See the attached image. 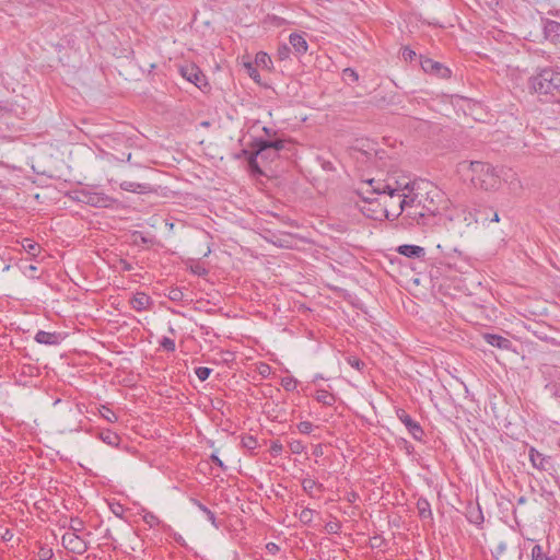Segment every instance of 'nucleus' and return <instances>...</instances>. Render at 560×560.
Returning a JSON list of instances; mask_svg holds the SVG:
<instances>
[{
  "label": "nucleus",
  "mask_w": 560,
  "mask_h": 560,
  "mask_svg": "<svg viewBox=\"0 0 560 560\" xmlns=\"http://www.w3.org/2000/svg\"><path fill=\"white\" fill-rule=\"evenodd\" d=\"M266 550L271 555H276L280 550V548L276 542H268L266 545Z\"/></svg>",
  "instance_id": "nucleus-51"
},
{
  "label": "nucleus",
  "mask_w": 560,
  "mask_h": 560,
  "mask_svg": "<svg viewBox=\"0 0 560 560\" xmlns=\"http://www.w3.org/2000/svg\"><path fill=\"white\" fill-rule=\"evenodd\" d=\"M282 451V445L279 442H273L271 445V453L273 455H279Z\"/></svg>",
  "instance_id": "nucleus-54"
},
{
  "label": "nucleus",
  "mask_w": 560,
  "mask_h": 560,
  "mask_svg": "<svg viewBox=\"0 0 560 560\" xmlns=\"http://www.w3.org/2000/svg\"><path fill=\"white\" fill-rule=\"evenodd\" d=\"M241 442H242V446L247 448V450H249V451H254L258 446V441L253 435H245V436H243Z\"/></svg>",
  "instance_id": "nucleus-29"
},
{
  "label": "nucleus",
  "mask_w": 560,
  "mask_h": 560,
  "mask_svg": "<svg viewBox=\"0 0 560 560\" xmlns=\"http://www.w3.org/2000/svg\"><path fill=\"white\" fill-rule=\"evenodd\" d=\"M211 372H212V369L206 368V366H199L195 370L197 377L201 382L206 381L210 376Z\"/></svg>",
  "instance_id": "nucleus-35"
},
{
  "label": "nucleus",
  "mask_w": 560,
  "mask_h": 560,
  "mask_svg": "<svg viewBox=\"0 0 560 560\" xmlns=\"http://www.w3.org/2000/svg\"><path fill=\"white\" fill-rule=\"evenodd\" d=\"M38 557L40 560H51L54 557V552L51 548L40 547L38 551Z\"/></svg>",
  "instance_id": "nucleus-38"
},
{
  "label": "nucleus",
  "mask_w": 560,
  "mask_h": 560,
  "mask_svg": "<svg viewBox=\"0 0 560 560\" xmlns=\"http://www.w3.org/2000/svg\"><path fill=\"white\" fill-rule=\"evenodd\" d=\"M120 188L122 190L136 194H148L153 190L150 184H140L130 180H124L122 183H120Z\"/></svg>",
  "instance_id": "nucleus-16"
},
{
  "label": "nucleus",
  "mask_w": 560,
  "mask_h": 560,
  "mask_svg": "<svg viewBox=\"0 0 560 560\" xmlns=\"http://www.w3.org/2000/svg\"><path fill=\"white\" fill-rule=\"evenodd\" d=\"M112 512L119 518H124L125 508L124 505L116 503L110 505Z\"/></svg>",
  "instance_id": "nucleus-45"
},
{
  "label": "nucleus",
  "mask_w": 560,
  "mask_h": 560,
  "mask_svg": "<svg viewBox=\"0 0 560 560\" xmlns=\"http://www.w3.org/2000/svg\"><path fill=\"white\" fill-rule=\"evenodd\" d=\"M83 528V522L79 517L71 518L70 529L71 533L80 532Z\"/></svg>",
  "instance_id": "nucleus-40"
},
{
  "label": "nucleus",
  "mask_w": 560,
  "mask_h": 560,
  "mask_svg": "<svg viewBox=\"0 0 560 560\" xmlns=\"http://www.w3.org/2000/svg\"><path fill=\"white\" fill-rule=\"evenodd\" d=\"M532 558H533V560H553L552 558H550L546 553H544L540 545H535L533 547Z\"/></svg>",
  "instance_id": "nucleus-30"
},
{
  "label": "nucleus",
  "mask_w": 560,
  "mask_h": 560,
  "mask_svg": "<svg viewBox=\"0 0 560 560\" xmlns=\"http://www.w3.org/2000/svg\"><path fill=\"white\" fill-rule=\"evenodd\" d=\"M341 525L340 523L338 522H328L326 525H325V529L327 530V533L329 534H338L339 529H340Z\"/></svg>",
  "instance_id": "nucleus-42"
},
{
  "label": "nucleus",
  "mask_w": 560,
  "mask_h": 560,
  "mask_svg": "<svg viewBox=\"0 0 560 560\" xmlns=\"http://www.w3.org/2000/svg\"><path fill=\"white\" fill-rule=\"evenodd\" d=\"M396 415L397 418L405 424L412 438L417 441H422L424 431L420 423L413 420L404 409H398Z\"/></svg>",
  "instance_id": "nucleus-10"
},
{
  "label": "nucleus",
  "mask_w": 560,
  "mask_h": 560,
  "mask_svg": "<svg viewBox=\"0 0 560 560\" xmlns=\"http://www.w3.org/2000/svg\"><path fill=\"white\" fill-rule=\"evenodd\" d=\"M388 206L387 200H385V217L387 220H395L405 212L402 224L433 228V217H430L427 212L418 194L405 196V198L400 199L394 211H392Z\"/></svg>",
  "instance_id": "nucleus-1"
},
{
  "label": "nucleus",
  "mask_w": 560,
  "mask_h": 560,
  "mask_svg": "<svg viewBox=\"0 0 560 560\" xmlns=\"http://www.w3.org/2000/svg\"><path fill=\"white\" fill-rule=\"evenodd\" d=\"M101 439L103 442H105L106 444L112 445V446L117 445L120 440L116 433H114L109 430L102 432Z\"/></svg>",
  "instance_id": "nucleus-27"
},
{
  "label": "nucleus",
  "mask_w": 560,
  "mask_h": 560,
  "mask_svg": "<svg viewBox=\"0 0 560 560\" xmlns=\"http://www.w3.org/2000/svg\"><path fill=\"white\" fill-rule=\"evenodd\" d=\"M289 446L293 454H301L304 450V446L300 441H293L289 444Z\"/></svg>",
  "instance_id": "nucleus-47"
},
{
  "label": "nucleus",
  "mask_w": 560,
  "mask_h": 560,
  "mask_svg": "<svg viewBox=\"0 0 560 560\" xmlns=\"http://www.w3.org/2000/svg\"><path fill=\"white\" fill-rule=\"evenodd\" d=\"M287 141L282 139H255L250 145V150L261 161L268 164L279 156V152L284 149Z\"/></svg>",
  "instance_id": "nucleus-5"
},
{
  "label": "nucleus",
  "mask_w": 560,
  "mask_h": 560,
  "mask_svg": "<svg viewBox=\"0 0 560 560\" xmlns=\"http://www.w3.org/2000/svg\"><path fill=\"white\" fill-rule=\"evenodd\" d=\"M200 329L202 330V334L209 335L210 334V327L201 325Z\"/></svg>",
  "instance_id": "nucleus-60"
},
{
  "label": "nucleus",
  "mask_w": 560,
  "mask_h": 560,
  "mask_svg": "<svg viewBox=\"0 0 560 560\" xmlns=\"http://www.w3.org/2000/svg\"><path fill=\"white\" fill-rule=\"evenodd\" d=\"M315 399L325 406H332L336 402L335 395L325 389L316 390Z\"/></svg>",
  "instance_id": "nucleus-23"
},
{
  "label": "nucleus",
  "mask_w": 560,
  "mask_h": 560,
  "mask_svg": "<svg viewBox=\"0 0 560 560\" xmlns=\"http://www.w3.org/2000/svg\"><path fill=\"white\" fill-rule=\"evenodd\" d=\"M75 196L73 197L77 201L83 202L85 205L95 207V208H107L113 202V199L107 195L98 191H92L88 189H81L74 191Z\"/></svg>",
  "instance_id": "nucleus-7"
},
{
  "label": "nucleus",
  "mask_w": 560,
  "mask_h": 560,
  "mask_svg": "<svg viewBox=\"0 0 560 560\" xmlns=\"http://www.w3.org/2000/svg\"><path fill=\"white\" fill-rule=\"evenodd\" d=\"M529 460L532 465L539 469V470H547L546 464L549 463L550 457L545 456L544 454L539 453L536 448L530 447L529 448Z\"/></svg>",
  "instance_id": "nucleus-17"
},
{
  "label": "nucleus",
  "mask_w": 560,
  "mask_h": 560,
  "mask_svg": "<svg viewBox=\"0 0 560 560\" xmlns=\"http://www.w3.org/2000/svg\"><path fill=\"white\" fill-rule=\"evenodd\" d=\"M366 185L369 187H371V189H366L365 192H370V194H375L380 197V200L383 202V206L385 207V200H387L388 196H386L387 194L386 192H383V191H377L376 189V186L377 183H385V179L382 180V179H374V178H371L369 180L365 182Z\"/></svg>",
  "instance_id": "nucleus-22"
},
{
  "label": "nucleus",
  "mask_w": 560,
  "mask_h": 560,
  "mask_svg": "<svg viewBox=\"0 0 560 560\" xmlns=\"http://www.w3.org/2000/svg\"><path fill=\"white\" fill-rule=\"evenodd\" d=\"M387 203L389 205V206H388V208H389L392 211H394V209H395V208L397 207V205H398V199H397V198H394V199L389 200V199L387 198Z\"/></svg>",
  "instance_id": "nucleus-56"
},
{
  "label": "nucleus",
  "mask_w": 560,
  "mask_h": 560,
  "mask_svg": "<svg viewBox=\"0 0 560 560\" xmlns=\"http://www.w3.org/2000/svg\"><path fill=\"white\" fill-rule=\"evenodd\" d=\"M190 502L196 505L205 515L207 518L217 528L219 525L217 524V517L212 511H210L205 504H202L199 500L191 498Z\"/></svg>",
  "instance_id": "nucleus-25"
},
{
  "label": "nucleus",
  "mask_w": 560,
  "mask_h": 560,
  "mask_svg": "<svg viewBox=\"0 0 560 560\" xmlns=\"http://www.w3.org/2000/svg\"><path fill=\"white\" fill-rule=\"evenodd\" d=\"M421 67L424 72L435 74L439 78L446 79L451 75V70L444 65L431 59V58H422Z\"/></svg>",
  "instance_id": "nucleus-11"
},
{
  "label": "nucleus",
  "mask_w": 560,
  "mask_h": 560,
  "mask_svg": "<svg viewBox=\"0 0 560 560\" xmlns=\"http://www.w3.org/2000/svg\"><path fill=\"white\" fill-rule=\"evenodd\" d=\"M376 186L377 191L386 192L388 199L392 200L394 198L400 199L405 198V196H411L412 194H406L405 191H412L415 183L407 176H388L385 179V183H377Z\"/></svg>",
  "instance_id": "nucleus-4"
},
{
  "label": "nucleus",
  "mask_w": 560,
  "mask_h": 560,
  "mask_svg": "<svg viewBox=\"0 0 560 560\" xmlns=\"http://www.w3.org/2000/svg\"><path fill=\"white\" fill-rule=\"evenodd\" d=\"M289 42L298 54L306 52L308 46L303 35L292 33L289 36Z\"/></svg>",
  "instance_id": "nucleus-20"
},
{
  "label": "nucleus",
  "mask_w": 560,
  "mask_h": 560,
  "mask_svg": "<svg viewBox=\"0 0 560 560\" xmlns=\"http://www.w3.org/2000/svg\"><path fill=\"white\" fill-rule=\"evenodd\" d=\"M290 52H291V49L287 45H282L278 48V57L280 60H285L287 58H289Z\"/></svg>",
  "instance_id": "nucleus-41"
},
{
  "label": "nucleus",
  "mask_w": 560,
  "mask_h": 560,
  "mask_svg": "<svg viewBox=\"0 0 560 560\" xmlns=\"http://www.w3.org/2000/svg\"><path fill=\"white\" fill-rule=\"evenodd\" d=\"M160 347H162L163 350H165L167 352H174L176 349L175 341L168 337H163L160 340Z\"/></svg>",
  "instance_id": "nucleus-33"
},
{
  "label": "nucleus",
  "mask_w": 560,
  "mask_h": 560,
  "mask_svg": "<svg viewBox=\"0 0 560 560\" xmlns=\"http://www.w3.org/2000/svg\"><path fill=\"white\" fill-rule=\"evenodd\" d=\"M190 270H191L192 273L198 275V276H206V275H208V269L205 268L203 266L199 265V264H197L195 266H191Z\"/></svg>",
  "instance_id": "nucleus-48"
},
{
  "label": "nucleus",
  "mask_w": 560,
  "mask_h": 560,
  "mask_svg": "<svg viewBox=\"0 0 560 560\" xmlns=\"http://www.w3.org/2000/svg\"><path fill=\"white\" fill-rule=\"evenodd\" d=\"M315 485H316L315 481L312 479H304L302 482L303 489L307 492H310L314 488Z\"/></svg>",
  "instance_id": "nucleus-52"
},
{
  "label": "nucleus",
  "mask_w": 560,
  "mask_h": 560,
  "mask_svg": "<svg viewBox=\"0 0 560 560\" xmlns=\"http://www.w3.org/2000/svg\"><path fill=\"white\" fill-rule=\"evenodd\" d=\"M365 191H363L362 189H359L358 190V195L364 200V201H368V202H372L374 200H380V198H371L370 195H366L365 196Z\"/></svg>",
  "instance_id": "nucleus-53"
},
{
  "label": "nucleus",
  "mask_w": 560,
  "mask_h": 560,
  "mask_svg": "<svg viewBox=\"0 0 560 560\" xmlns=\"http://www.w3.org/2000/svg\"><path fill=\"white\" fill-rule=\"evenodd\" d=\"M210 459L213 464L218 465L221 468H224L223 462L217 455L212 454Z\"/></svg>",
  "instance_id": "nucleus-55"
},
{
  "label": "nucleus",
  "mask_w": 560,
  "mask_h": 560,
  "mask_svg": "<svg viewBox=\"0 0 560 560\" xmlns=\"http://www.w3.org/2000/svg\"><path fill=\"white\" fill-rule=\"evenodd\" d=\"M402 57L405 60H412L416 57V52L409 47H404Z\"/></svg>",
  "instance_id": "nucleus-49"
},
{
  "label": "nucleus",
  "mask_w": 560,
  "mask_h": 560,
  "mask_svg": "<svg viewBox=\"0 0 560 560\" xmlns=\"http://www.w3.org/2000/svg\"><path fill=\"white\" fill-rule=\"evenodd\" d=\"M143 522L151 528L160 524L159 517L152 512H145L143 515Z\"/></svg>",
  "instance_id": "nucleus-34"
},
{
  "label": "nucleus",
  "mask_w": 560,
  "mask_h": 560,
  "mask_svg": "<svg viewBox=\"0 0 560 560\" xmlns=\"http://www.w3.org/2000/svg\"><path fill=\"white\" fill-rule=\"evenodd\" d=\"M419 199L423 202L430 217H433V226L438 225L442 220L443 212L447 209L444 194L438 188H432L425 195H419Z\"/></svg>",
  "instance_id": "nucleus-6"
},
{
  "label": "nucleus",
  "mask_w": 560,
  "mask_h": 560,
  "mask_svg": "<svg viewBox=\"0 0 560 560\" xmlns=\"http://www.w3.org/2000/svg\"><path fill=\"white\" fill-rule=\"evenodd\" d=\"M397 252L408 258H424L425 249L418 245L404 244L398 246Z\"/></svg>",
  "instance_id": "nucleus-14"
},
{
  "label": "nucleus",
  "mask_w": 560,
  "mask_h": 560,
  "mask_svg": "<svg viewBox=\"0 0 560 560\" xmlns=\"http://www.w3.org/2000/svg\"><path fill=\"white\" fill-rule=\"evenodd\" d=\"M35 341L46 346H57L62 341L60 332H50L45 330H38L34 337Z\"/></svg>",
  "instance_id": "nucleus-12"
},
{
  "label": "nucleus",
  "mask_w": 560,
  "mask_h": 560,
  "mask_svg": "<svg viewBox=\"0 0 560 560\" xmlns=\"http://www.w3.org/2000/svg\"><path fill=\"white\" fill-rule=\"evenodd\" d=\"M22 247L27 254L32 255L33 257H35L37 253H39V245L31 238H24L22 241Z\"/></svg>",
  "instance_id": "nucleus-26"
},
{
  "label": "nucleus",
  "mask_w": 560,
  "mask_h": 560,
  "mask_svg": "<svg viewBox=\"0 0 560 560\" xmlns=\"http://www.w3.org/2000/svg\"><path fill=\"white\" fill-rule=\"evenodd\" d=\"M104 538H105V539H113V536H112V532H110V529H108V528H107V529L105 530Z\"/></svg>",
  "instance_id": "nucleus-61"
},
{
  "label": "nucleus",
  "mask_w": 560,
  "mask_h": 560,
  "mask_svg": "<svg viewBox=\"0 0 560 560\" xmlns=\"http://www.w3.org/2000/svg\"><path fill=\"white\" fill-rule=\"evenodd\" d=\"M122 269L126 271L131 270V265L127 262L126 260H121Z\"/></svg>",
  "instance_id": "nucleus-58"
},
{
  "label": "nucleus",
  "mask_w": 560,
  "mask_h": 560,
  "mask_svg": "<svg viewBox=\"0 0 560 560\" xmlns=\"http://www.w3.org/2000/svg\"><path fill=\"white\" fill-rule=\"evenodd\" d=\"M342 75L345 81L357 82L359 80L358 73L351 68H346L342 72Z\"/></svg>",
  "instance_id": "nucleus-37"
},
{
  "label": "nucleus",
  "mask_w": 560,
  "mask_h": 560,
  "mask_svg": "<svg viewBox=\"0 0 560 560\" xmlns=\"http://www.w3.org/2000/svg\"><path fill=\"white\" fill-rule=\"evenodd\" d=\"M281 385L287 392H293L298 387V381L294 377L287 376L282 378Z\"/></svg>",
  "instance_id": "nucleus-31"
},
{
  "label": "nucleus",
  "mask_w": 560,
  "mask_h": 560,
  "mask_svg": "<svg viewBox=\"0 0 560 560\" xmlns=\"http://www.w3.org/2000/svg\"><path fill=\"white\" fill-rule=\"evenodd\" d=\"M506 550V544L504 541H500L497 547L494 548V550L492 551V556L495 558V559H499V557L504 553V551Z\"/></svg>",
  "instance_id": "nucleus-43"
},
{
  "label": "nucleus",
  "mask_w": 560,
  "mask_h": 560,
  "mask_svg": "<svg viewBox=\"0 0 560 560\" xmlns=\"http://www.w3.org/2000/svg\"><path fill=\"white\" fill-rule=\"evenodd\" d=\"M418 515L421 520L432 521V510L429 501L425 498H419L417 501Z\"/></svg>",
  "instance_id": "nucleus-21"
},
{
  "label": "nucleus",
  "mask_w": 560,
  "mask_h": 560,
  "mask_svg": "<svg viewBox=\"0 0 560 560\" xmlns=\"http://www.w3.org/2000/svg\"><path fill=\"white\" fill-rule=\"evenodd\" d=\"M183 292L179 288H173L171 291H170V295L168 298L172 300V301H182L183 300Z\"/></svg>",
  "instance_id": "nucleus-44"
},
{
  "label": "nucleus",
  "mask_w": 560,
  "mask_h": 560,
  "mask_svg": "<svg viewBox=\"0 0 560 560\" xmlns=\"http://www.w3.org/2000/svg\"><path fill=\"white\" fill-rule=\"evenodd\" d=\"M105 411H106V412H105V413H103V417H104L107 421H109V422H115V421H117V416L115 415V412H114V411H112V410H110V409H108V408H105Z\"/></svg>",
  "instance_id": "nucleus-50"
},
{
  "label": "nucleus",
  "mask_w": 560,
  "mask_h": 560,
  "mask_svg": "<svg viewBox=\"0 0 560 560\" xmlns=\"http://www.w3.org/2000/svg\"><path fill=\"white\" fill-rule=\"evenodd\" d=\"M492 212V218L490 219L491 222H499L500 218L497 211H493L492 209H489Z\"/></svg>",
  "instance_id": "nucleus-57"
},
{
  "label": "nucleus",
  "mask_w": 560,
  "mask_h": 560,
  "mask_svg": "<svg viewBox=\"0 0 560 560\" xmlns=\"http://www.w3.org/2000/svg\"><path fill=\"white\" fill-rule=\"evenodd\" d=\"M245 67L247 68V72L252 79H254L256 82L258 81L259 73L255 66L250 62L245 63Z\"/></svg>",
  "instance_id": "nucleus-46"
},
{
  "label": "nucleus",
  "mask_w": 560,
  "mask_h": 560,
  "mask_svg": "<svg viewBox=\"0 0 560 560\" xmlns=\"http://www.w3.org/2000/svg\"><path fill=\"white\" fill-rule=\"evenodd\" d=\"M62 546L70 552L83 555L88 549V542L75 533H66L61 538Z\"/></svg>",
  "instance_id": "nucleus-9"
},
{
  "label": "nucleus",
  "mask_w": 560,
  "mask_h": 560,
  "mask_svg": "<svg viewBox=\"0 0 560 560\" xmlns=\"http://www.w3.org/2000/svg\"><path fill=\"white\" fill-rule=\"evenodd\" d=\"M242 153L247 156L248 165H249L252 172L255 174L261 175L262 171L259 166L258 158L255 155V153L250 149L249 150L244 149L242 151Z\"/></svg>",
  "instance_id": "nucleus-24"
},
{
  "label": "nucleus",
  "mask_w": 560,
  "mask_h": 560,
  "mask_svg": "<svg viewBox=\"0 0 560 560\" xmlns=\"http://www.w3.org/2000/svg\"><path fill=\"white\" fill-rule=\"evenodd\" d=\"M544 33L548 40L560 43V23L553 20H547L544 26Z\"/></svg>",
  "instance_id": "nucleus-15"
},
{
  "label": "nucleus",
  "mask_w": 560,
  "mask_h": 560,
  "mask_svg": "<svg viewBox=\"0 0 560 560\" xmlns=\"http://www.w3.org/2000/svg\"><path fill=\"white\" fill-rule=\"evenodd\" d=\"M269 371V366L268 365H262V369L260 370V374L265 375L266 372Z\"/></svg>",
  "instance_id": "nucleus-62"
},
{
  "label": "nucleus",
  "mask_w": 560,
  "mask_h": 560,
  "mask_svg": "<svg viewBox=\"0 0 560 560\" xmlns=\"http://www.w3.org/2000/svg\"><path fill=\"white\" fill-rule=\"evenodd\" d=\"M470 180L476 188L493 190L499 187L500 177L492 165L475 161L470 163Z\"/></svg>",
  "instance_id": "nucleus-3"
},
{
  "label": "nucleus",
  "mask_w": 560,
  "mask_h": 560,
  "mask_svg": "<svg viewBox=\"0 0 560 560\" xmlns=\"http://www.w3.org/2000/svg\"><path fill=\"white\" fill-rule=\"evenodd\" d=\"M347 362L349 363V365H351L353 369L358 371H362L363 368L365 366V363L362 360L352 355L347 358Z\"/></svg>",
  "instance_id": "nucleus-36"
},
{
  "label": "nucleus",
  "mask_w": 560,
  "mask_h": 560,
  "mask_svg": "<svg viewBox=\"0 0 560 560\" xmlns=\"http://www.w3.org/2000/svg\"><path fill=\"white\" fill-rule=\"evenodd\" d=\"M255 63L256 66L261 68H269V65L271 63V58L267 52L259 51L255 57Z\"/></svg>",
  "instance_id": "nucleus-28"
},
{
  "label": "nucleus",
  "mask_w": 560,
  "mask_h": 560,
  "mask_svg": "<svg viewBox=\"0 0 560 560\" xmlns=\"http://www.w3.org/2000/svg\"><path fill=\"white\" fill-rule=\"evenodd\" d=\"M152 304L151 298L144 292H137L130 300L131 307L137 312L148 310Z\"/></svg>",
  "instance_id": "nucleus-13"
},
{
  "label": "nucleus",
  "mask_w": 560,
  "mask_h": 560,
  "mask_svg": "<svg viewBox=\"0 0 560 560\" xmlns=\"http://www.w3.org/2000/svg\"><path fill=\"white\" fill-rule=\"evenodd\" d=\"M180 75L188 82L195 84L201 91L210 89L207 77L195 63H186L179 67Z\"/></svg>",
  "instance_id": "nucleus-8"
},
{
  "label": "nucleus",
  "mask_w": 560,
  "mask_h": 560,
  "mask_svg": "<svg viewBox=\"0 0 560 560\" xmlns=\"http://www.w3.org/2000/svg\"><path fill=\"white\" fill-rule=\"evenodd\" d=\"M264 131L266 132V135L270 136L271 135V130L267 127H264Z\"/></svg>",
  "instance_id": "nucleus-63"
},
{
  "label": "nucleus",
  "mask_w": 560,
  "mask_h": 560,
  "mask_svg": "<svg viewBox=\"0 0 560 560\" xmlns=\"http://www.w3.org/2000/svg\"><path fill=\"white\" fill-rule=\"evenodd\" d=\"M313 423L310 421H302L299 423L298 429L303 434H310L313 431Z\"/></svg>",
  "instance_id": "nucleus-39"
},
{
  "label": "nucleus",
  "mask_w": 560,
  "mask_h": 560,
  "mask_svg": "<svg viewBox=\"0 0 560 560\" xmlns=\"http://www.w3.org/2000/svg\"><path fill=\"white\" fill-rule=\"evenodd\" d=\"M26 271H30V272H35L37 271V267L35 265H28L26 268H25Z\"/></svg>",
  "instance_id": "nucleus-59"
},
{
  "label": "nucleus",
  "mask_w": 560,
  "mask_h": 560,
  "mask_svg": "<svg viewBox=\"0 0 560 560\" xmlns=\"http://www.w3.org/2000/svg\"><path fill=\"white\" fill-rule=\"evenodd\" d=\"M485 339L489 345L497 347L499 349L508 350L512 346V342L508 338L497 334H486Z\"/></svg>",
  "instance_id": "nucleus-18"
},
{
  "label": "nucleus",
  "mask_w": 560,
  "mask_h": 560,
  "mask_svg": "<svg viewBox=\"0 0 560 560\" xmlns=\"http://www.w3.org/2000/svg\"><path fill=\"white\" fill-rule=\"evenodd\" d=\"M313 514H314V511L310 508H304L300 514H299V520L300 522H302L303 524H311L312 521H313Z\"/></svg>",
  "instance_id": "nucleus-32"
},
{
  "label": "nucleus",
  "mask_w": 560,
  "mask_h": 560,
  "mask_svg": "<svg viewBox=\"0 0 560 560\" xmlns=\"http://www.w3.org/2000/svg\"><path fill=\"white\" fill-rule=\"evenodd\" d=\"M466 517L468 520L469 523L471 524H475V525H480L483 523V514H482V511L480 509V505L477 504V505H468L467 506V513H466Z\"/></svg>",
  "instance_id": "nucleus-19"
},
{
  "label": "nucleus",
  "mask_w": 560,
  "mask_h": 560,
  "mask_svg": "<svg viewBox=\"0 0 560 560\" xmlns=\"http://www.w3.org/2000/svg\"><path fill=\"white\" fill-rule=\"evenodd\" d=\"M528 88L536 94L556 98L560 96V72L550 67L540 69L528 79Z\"/></svg>",
  "instance_id": "nucleus-2"
},
{
  "label": "nucleus",
  "mask_w": 560,
  "mask_h": 560,
  "mask_svg": "<svg viewBox=\"0 0 560 560\" xmlns=\"http://www.w3.org/2000/svg\"><path fill=\"white\" fill-rule=\"evenodd\" d=\"M320 378H323V376H322V375H316V376H315V378H314V382H315L316 380H320Z\"/></svg>",
  "instance_id": "nucleus-64"
}]
</instances>
